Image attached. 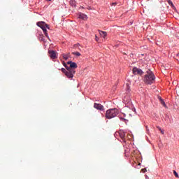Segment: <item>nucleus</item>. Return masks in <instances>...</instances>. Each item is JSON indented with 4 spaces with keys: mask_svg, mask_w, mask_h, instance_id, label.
Returning a JSON list of instances; mask_svg holds the SVG:
<instances>
[{
    "mask_svg": "<svg viewBox=\"0 0 179 179\" xmlns=\"http://www.w3.org/2000/svg\"><path fill=\"white\" fill-rule=\"evenodd\" d=\"M155 80H156V77L155 76V74L153 72L150 70H148L147 71V74L144 76V82L147 85H152L155 83Z\"/></svg>",
    "mask_w": 179,
    "mask_h": 179,
    "instance_id": "1",
    "label": "nucleus"
},
{
    "mask_svg": "<svg viewBox=\"0 0 179 179\" xmlns=\"http://www.w3.org/2000/svg\"><path fill=\"white\" fill-rule=\"evenodd\" d=\"M117 115H118V109L117 108L109 109L106 113V117L108 120H111V118H114Z\"/></svg>",
    "mask_w": 179,
    "mask_h": 179,
    "instance_id": "2",
    "label": "nucleus"
},
{
    "mask_svg": "<svg viewBox=\"0 0 179 179\" xmlns=\"http://www.w3.org/2000/svg\"><path fill=\"white\" fill-rule=\"evenodd\" d=\"M63 65L66 68V69H67V71L65 74L66 76H67V78H69V79H72V78H73V75L76 73V71H75V69H73L69 68V66H68L66 64H65V62L63 63Z\"/></svg>",
    "mask_w": 179,
    "mask_h": 179,
    "instance_id": "3",
    "label": "nucleus"
},
{
    "mask_svg": "<svg viewBox=\"0 0 179 179\" xmlns=\"http://www.w3.org/2000/svg\"><path fill=\"white\" fill-rule=\"evenodd\" d=\"M36 24L38 26V27L42 29L45 37L48 38V33H47V27H48V24H45L44 22H38Z\"/></svg>",
    "mask_w": 179,
    "mask_h": 179,
    "instance_id": "4",
    "label": "nucleus"
},
{
    "mask_svg": "<svg viewBox=\"0 0 179 179\" xmlns=\"http://www.w3.org/2000/svg\"><path fill=\"white\" fill-rule=\"evenodd\" d=\"M67 65H70V66L69 68H70V69H76V68H78V64H76V62H73L72 61H69L67 62Z\"/></svg>",
    "mask_w": 179,
    "mask_h": 179,
    "instance_id": "5",
    "label": "nucleus"
},
{
    "mask_svg": "<svg viewBox=\"0 0 179 179\" xmlns=\"http://www.w3.org/2000/svg\"><path fill=\"white\" fill-rule=\"evenodd\" d=\"M133 73L134 75H142L143 73V71H142V69L134 67L133 68Z\"/></svg>",
    "mask_w": 179,
    "mask_h": 179,
    "instance_id": "6",
    "label": "nucleus"
},
{
    "mask_svg": "<svg viewBox=\"0 0 179 179\" xmlns=\"http://www.w3.org/2000/svg\"><path fill=\"white\" fill-rule=\"evenodd\" d=\"M49 57L51 58V59H55L57 58V52L54 50H49Z\"/></svg>",
    "mask_w": 179,
    "mask_h": 179,
    "instance_id": "7",
    "label": "nucleus"
},
{
    "mask_svg": "<svg viewBox=\"0 0 179 179\" xmlns=\"http://www.w3.org/2000/svg\"><path fill=\"white\" fill-rule=\"evenodd\" d=\"M94 108H96V110H100L101 111H103L104 110V106L100 103H94Z\"/></svg>",
    "mask_w": 179,
    "mask_h": 179,
    "instance_id": "8",
    "label": "nucleus"
},
{
    "mask_svg": "<svg viewBox=\"0 0 179 179\" xmlns=\"http://www.w3.org/2000/svg\"><path fill=\"white\" fill-rule=\"evenodd\" d=\"M78 17L83 20H87V15L82 13H79Z\"/></svg>",
    "mask_w": 179,
    "mask_h": 179,
    "instance_id": "9",
    "label": "nucleus"
},
{
    "mask_svg": "<svg viewBox=\"0 0 179 179\" xmlns=\"http://www.w3.org/2000/svg\"><path fill=\"white\" fill-rule=\"evenodd\" d=\"M119 136L125 142V132L124 131H119Z\"/></svg>",
    "mask_w": 179,
    "mask_h": 179,
    "instance_id": "10",
    "label": "nucleus"
},
{
    "mask_svg": "<svg viewBox=\"0 0 179 179\" xmlns=\"http://www.w3.org/2000/svg\"><path fill=\"white\" fill-rule=\"evenodd\" d=\"M99 32L101 37H103V38H106V37H107V32L100 31V30H99Z\"/></svg>",
    "mask_w": 179,
    "mask_h": 179,
    "instance_id": "11",
    "label": "nucleus"
},
{
    "mask_svg": "<svg viewBox=\"0 0 179 179\" xmlns=\"http://www.w3.org/2000/svg\"><path fill=\"white\" fill-rule=\"evenodd\" d=\"M159 101L161 102V104H162V106H164L165 108L167 107V105H166V103L164 102V101H163L162 98H159Z\"/></svg>",
    "mask_w": 179,
    "mask_h": 179,
    "instance_id": "12",
    "label": "nucleus"
},
{
    "mask_svg": "<svg viewBox=\"0 0 179 179\" xmlns=\"http://www.w3.org/2000/svg\"><path fill=\"white\" fill-rule=\"evenodd\" d=\"M168 3L171 6V8H174V4L173 3V1L171 0H168Z\"/></svg>",
    "mask_w": 179,
    "mask_h": 179,
    "instance_id": "13",
    "label": "nucleus"
},
{
    "mask_svg": "<svg viewBox=\"0 0 179 179\" xmlns=\"http://www.w3.org/2000/svg\"><path fill=\"white\" fill-rule=\"evenodd\" d=\"M72 54L76 57H80V53L79 52H73Z\"/></svg>",
    "mask_w": 179,
    "mask_h": 179,
    "instance_id": "14",
    "label": "nucleus"
},
{
    "mask_svg": "<svg viewBox=\"0 0 179 179\" xmlns=\"http://www.w3.org/2000/svg\"><path fill=\"white\" fill-rule=\"evenodd\" d=\"M63 58L66 61L69 58V55L63 54Z\"/></svg>",
    "mask_w": 179,
    "mask_h": 179,
    "instance_id": "15",
    "label": "nucleus"
},
{
    "mask_svg": "<svg viewBox=\"0 0 179 179\" xmlns=\"http://www.w3.org/2000/svg\"><path fill=\"white\" fill-rule=\"evenodd\" d=\"M173 174L175 177H177L178 178V173L176 171H173Z\"/></svg>",
    "mask_w": 179,
    "mask_h": 179,
    "instance_id": "16",
    "label": "nucleus"
},
{
    "mask_svg": "<svg viewBox=\"0 0 179 179\" xmlns=\"http://www.w3.org/2000/svg\"><path fill=\"white\" fill-rule=\"evenodd\" d=\"M62 72H63V73H66L67 71L64 69V68H62Z\"/></svg>",
    "mask_w": 179,
    "mask_h": 179,
    "instance_id": "17",
    "label": "nucleus"
},
{
    "mask_svg": "<svg viewBox=\"0 0 179 179\" xmlns=\"http://www.w3.org/2000/svg\"><path fill=\"white\" fill-rule=\"evenodd\" d=\"M95 40L96 41H99V37H97V35L95 36Z\"/></svg>",
    "mask_w": 179,
    "mask_h": 179,
    "instance_id": "18",
    "label": "nucleus"
},
{
    "mask_svg": "<svg viewBox=\"0 0 179 179\" xmlns=\"http://www.w3.org/2000/svg\"><path fill=\"white\" fill-rule=\"evenodd\" d=\"M127 92H129V90H130V89H129V86H128V85H127Z\"/></svg>",
    "mask_w": 179,
    "mask_h": 179,
    "instance_id": "19",
    "label": "nucleus"
},
{
    "mask_svg": "<svg viewBox=\"0 0 179 179\" xmlns=\"http://www.w3.org/2000/svg\"><path fill=\"white\" fill-rule=\"evenodd\" d=\"M112 5L115 6V5H117V3H112Z\"/></svg>",
    "mask_w": 179,
    "mask_h": 179,
    "instance_id": "20",
    "label": "nucleus"
},
{
    "mask_svg": "<svg viewBox=\"0 0 179 179\" xmlns=\"http://www.w3.org/2000/svg\"><path fill=\"white\" fill-rule=\"evenodd\" d=\"M161 132H162V134H164V132H163V131H161Z\"/></svg>",
    "mask_w": 179,
    "mask_h": 179,
    "instance_id": "21",
    "label": "nucleus"
},
{
    "mask_svg": "<svg viewBox=\"0 0 179 179\" xmlns=\"http://www.w3.org/2000/svg\"><path fill=\"white\" fill-rule=\"evenodd\" d=\"M75 47H78V45H76Z\"/></svg>",
    "mask_w": 179,
    "mask_h": 179,
    "instance_id": "22",
    "label": "nucleus"
},
{
    "mask_svg": "<svg viewBox=\"0 0 179 179\" xmlns=\"http://www.w3.org/2000/svg\"><path fill=\"white\" fill-rule=\"evenodd\" d=\"M46 29H50V28H48V27H46Z\"/></svg>",
    "mask_w": 179,
    "mask_h": 179,
    "instance_id": "23",
    "label": "nucleus"
},
{
    "mask_svg": "<svg viewBox=\"0 0 179 179\" xmlns=\"http://www.w3.org/2000/svg\"><path fill=\"white\" fill-rule=\"evenodd\" d=\"M159 129H160V127H158Z\"/></svg>",
    "mask_w": 179,
    "mask_h": 179,
    "instance_id": "24",
    "label": "nucleus"
},
{
    "mask_svg": "<svg viewBox=\"0 0 179 179\" xmlns=\"http://www.w3.org/2000/svg\"><path fill=\"white\" fill-rule=\"evenodd\" d=\"M47 1H51V0H47Z\"/></svg>",
    "mask_w": 179,
    "mask_h": 179,
    "instance_id": "25",
    "label": "nucleus"
}]
</instances>
